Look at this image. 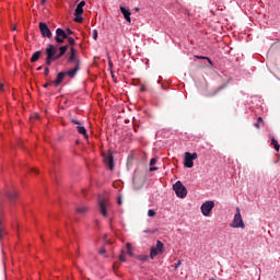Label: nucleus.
Wrapping results in <instances>:
<instances>
[{
    "mask_svg": "<svg viewBox=\"0 0 280 280\" xmlns=\"http://www.w3.org/2000/svg\"><path fill=\"white\" fill-rule=\"evenodd\" d=\"M49 84H51V83H46V84L44 85V89H47V86H49Z\"/></svg>",
    "mask_w": 280,
    "mask_h": 280,
    "instance_id": "47",
    "label": "nucleus"
},
{
    "mask_svg": "<svg viewBox=\"0 0 280 280\" xmlns=\"http://www.w3.org/2000/svg\"><path fill=\"white\" fill-rule=\"evenodd\" d=\"M16 196H19L18 191H12L8 194L9 200H15Z\"/></svg>",
    "mask_w": 280,
    "mask_h": 280,
    "instance_id": "21",
    "label": "nucleus"
},
{
    "mask_svg": "<svg viewBox=\"0 0 280 280\" xmlns=\"http://www.w3.org/2000/svg\"><path fill=\"white\" fill-rule=\"evenodd\" d=\"M77 130H78L79 135H83L85 139H89V135H86V128H84L82 126H78Z\"/></svg>",
    "mask_w": 280,
    "mask_h": 280,
    "instance_id": "17",
    "label": "nucleus"
},
{
    "mask_svg": "<svg viewBox=\"0 0 280 280\" xmlns=\"http://www.w3.org/2000/svg\"><path fill=\"white\" fill-rule=\"evenodd\" d=\"M66 34H67V36H71V35H73V31H71V28H67Z\"/></svg>",
    "mask_w": 280,
    "mask_h": 280,
    "instance_id": "30",
    "label": "nucleus"
},
{
    "mask_svg": "<svg viewBox=\"0 0 280 280\" xmlns=\"http://www.w3.org/2000/svg\"><path fill=\"white\" fill-rule=\"evenodd\" d=\"M184 165L185 167H188V168L194 167V160L191 159L190 152L185 153Z\"/></svg>",
    "mask_w": 280,
    "mask_h": 280,
    "instance_id": "11",
    "label": "nucleus"
},
{
    "mask_svg": "<svg viewBox=\"0 0 280 280\" xmlns=\"http://www.w3.org/2000/svg\"><path fill=\"white\" fill-rule=\"evenodd\" d=\"M92 36H93L94 40H97V30L93 31V35Z\"/></svg>",
    "mask_w": 280,
    "mask_h": 280,
    "instance_id": "31",
    "label": "nucleus"
},
{
    "mask_svg": "<svg viewBox=\"0 0 280 280\" xmlns=\"http://www.w3.org/2000/svg\"><path fill=\"white\" fill-rule=\"evenodd\" d=\"M47 3V0H42V5H45Z\"/></svg>",
    "mask_w": 280,
    "mask_h": 280,
    "instance_id": "44",
    "label": "nucleus"
},
{
    "mask_svg": "<svg viewBox=\"0 0 280 280\" xmlns=\"http://www.w3.org/2000/svg\"><path fill=\"white\" fill-rule=\"evenodd\" d=\"M39 31L44 38H51V30H49V26H47V23H39Z\"/></svg>",
    "mask_w": 280,
    "mask_h": 280,
    "instance_id": "9",
    "label": "nucleus"
},
{
    "mask_svg": "<svg viewBox=\"0 0 280 280\" xmlns=\"http://www.w3.org/2000/svg\"><path fill=\"white\" fill-rule=\"evenodd\" d=\"M118 205H121V197L118 198Z\"/></svg>",
    "mask_w": 280,
    "mask_h": 280,
    "instance_id": "48",
    "label": "nucleus"
},
{
    "mask_svg": "<svg viewBox=\"0 0 280 280\" xmlns=\"http://www.w3.org/2000/svg\"><path fill=\"white\" fill-rule=\"evenodd\" d=\"M56 35L62 38L63 40H68L69 36L62 28H57L56 30Z\"/></svg>",
    "mask_w": 280,
    "mask_h": 280,
    "instance_id": "15",
    "label": "nucleus"
},
{
    "mask_svg": "<svg viewBox=\"0 0 280 280\" xmlns=\"http://www.w3.org/2000/svg\"><path fill=\"white\" fill-rule=\"evenodd\" d=\"M55 40H56V43H58V45H62V43H65V39L62 37L58 36L57 34L55 36Z\"/></svg>",
    "mask_w": 280,
    "mask_h": 280,
    "instance_id": "24",
    "label": "nucleus"
},
{
    "mask_svg": "<svg viewBox=\"0 0 280 280\" xmlns=\"http://www.w3.org/2000/svg\"><path fill=\"white\" fill-rule=\"evenodd\" d=\"M31 171H33L35 174H38V170L36 168H31Z\"/></svg>",
    "mask_w": 280,
    "mask_h": 280,
    "instance_id": "42",
    "label": "nucleus"
},
{
    "mask_svg": "<svg viewBox=\"0 0 280 280\" xmlns=\"http://www.w3.org/2000/svg\"><path fill=\"white\" fill-rule=\"evenodd\" d=\"M108 65H109V69L113 70V60H110V57H108Z\"/></svg>",
    "mask_w": 280,
    "mask_h": 280,
    "instance_id": "35",
    "label": "nucleus"
},
{
    "mask_svg": "<svg viewBox=\"0 0 280 280\" xmlns=\"http://www.w3.org/2000/svg\"><path fill=\"white\" fill-rule=\"evenodd\" d=\"M190 159L192 160V161H196V159H198V153H190Z\"/></svg>",
    "mask_w": 280,
    "mask_h": 280,
    "instance_id": "29",
    "label": "nucleus"
},
{
    "mask_svg": "<svg viewBox=\"0 0 280 280\" xmlns=\"http://www.w3.org/2000/svg\"><path fill=\"white\" fill-rule=\"evenodd\" d=\"M120 12L124 16V19L127 21V23H132V20L130 19V16H132V13L130 12L129 9H126V7H120Z\"/></svg>",
    "mask_w": 280,
    "mask_h": 280,
    "instance_id": "10",
    "label": "nucleus"
},
{
    "mask_svg": "<svg viewBox=\"0 0 280 280\" xmlns=\"http://www.w3.org/2000/svg\"><path fill=\"white\" fill-rule=\"evenodd\" d=\"M164 250H165V244H163V242L161 241H156V246L151 247V252H150L151 259H154V257H156L158 255H163Z\"/></svg>",
    "mask_w": 280,
    "mask_h": 280,
    "instance_id": "4",
    "label": "nucleus"
},
{
    "mask_svg": "<svg viewBox=\"0 0 280 280\" xmlns=\"http://www.w3.org/2000/svg\"><path fill=\"white\" fill-rule=\"evenodd\" d=\"M35 119H38V115H35Z\"/></svg>",
    "mask_w": 280,
    "mask_h": 280,
    "instance_id": "51",
    "label": "nucleus"
},
{
    "mask_svg": "<svg viewBox=\"0 0 280 280\" xmlns=\"http://www.w3.org/2000/svg\"><path fill=\"white\" fill-rule=\"evenodd\" d=\"M40 56H43V51L38 50V51L34 52L31 58V62H37V60L40 58Z\"/></svg>",
    "mask_w": 280,
    "mask_h": 280,
    "instance_id": "16",
    "label": "nucleus"
},
{
    "mask_svg": "<svg viewBox=\"0 0 280 280\" xmlns=\"http://www.w3.org/2000/svg\"><path fill=\"white\" fill-rule=\"evenodd\" d=\"M84 5H86L85 1H81L78 5L77 9L74 11V16H82V14H84Z\"/></svg>",
    "mask_w": 280,
    "mask_h": 280,
    "instance_id": "13",
    "label": "nucleus"
},
{
    "mask_svg": "<svg viewBox=\"0 0 280 280\" xmlns=\"http://www.w3.org/2000/svg\"><path fill=\"white\" fill-rule=\"evenodd\" d=\"M71 121H72V124H75L77 126H80V122H79V120H78V119H75V118H71Z\"/></svg>",
    "mask_w": 280,
    "mask_h": 280,
    "instance_id": "34",
    "label": "nucleus"
},
{
    "mask_svg": "<svg viewBox=\"0 0 280 280\" xmlns=\"http://www.w3.org/2000/svg\"><path fill=\"white\" fill-rule=\"evenodd\" d=\"M13 31H16V26H13Z\"/></svg>",
    "mask_w": 280,
    "mask_h": 280,
    "instance_id": "50",
    "label": "nucleus"
},
{
    "mask_svg": "<svg viewBox=\"0 0 280 280\" xmlns=\"http://www.w3.org/2000/svg\"><path fill=\"white\" fill-rule=\"evenodd\" d=\"M126 247H127V255H129V257H135V253H132V245L130 243H127Z\"/></svg>",
    "mask_w": 280,
    "mask_h": 280,
    "instance_id": "19",
    "label": "nucleus"
},
{
    "mask_svg": "<svg viewBox=\"0 0 280 280\" xmlns=\"http://www.w3.org/2000/svg\"><path fill=\"white\" fill-rule=\"evenodd\" d=\"M74 69H70L69 71L66 72V75L69 78H73L74 75H78V72L80 71V66H73Z\"/></svg>",
    "mask_w": 280,
    "mask_h": 280,
    "instance_id": "14",
    "label": "nucleus"
},
{
    "mask_svg": "<svg viewBox=\"0 0 280 280\" xmlns=\"http://www.w3.org/2000/svg\"><path fill=\"white\" fill-rule=\"evenodd\" d=\"M67 75V72H59L57 74V79L52 82H50V84H55V86H60V84H62V80H65V77Z\"/></svg>",
    "mask_w": 280,
    "mask_h": 280,
    "instance_id": "12",
    "label": "nucleus"
},
{
    "mask_svg": "<svg viewBox=\"0 0 280 280\" xmlns=\"http://www.w3.org/2000/svg\"><path fill=\"white\" fill-rule=\"evenodd\" d=\"M230 226L231 229H246L244 220L242 219V212L240 211V208H236V213Z\"/></svg>",
    "mask_w": 280,
    "mask_h": 280,
    "instance_id": "2",
    "label": "nucleus"
},
{
    "mask_svg": "<svg viewBox=\"0 0 280 280\" xmlns=\"http://www.w3.org/2000/svg\"><path fill=\"white\" fill-rule=\"evenodd\" d=\"M67 40H68L69 45H71V46L75 45V39H73V37H68Z\"/></svg>",
    "mask_w": 280,
    "mask_h": 280,
    "instance_id": "27",
    "label": "nucleus"
},
{
    "mask_svg": "<svg viewBox=\"0 0 280 280\" xmlns=\"http://www.w3.org/2000/svg\"><path fill=\"white\" fill-rule=\"evenodd\" d=\"M148 215H149V218H154V215H156V211L150 209V210L148 211Z\"/></svg>",
    "mask_w": 280,
    "mask_h": 280,
    "instance_id": "26",
    "label": "nucleus"
},
{
    "mask_svg": "<svg viewBox=\"0 0 280 280\" xmlns=\"http://www.w3.org/2000/svg\"><path fill=\"white\" fill-rule=\"evenodd\" d=\"M254 126H255V128H257V130H259L261 128V126H264V118L258 117L257 122H255Z\"/></svg>",
    "mask_w": 280,
    "mask_h": 280,
    "instance_id": "18",
    "label": "nucleus"
},
{
    "mask_svg": "<svg viewBox=\"0 0 280 280\" xmlns=\"http://www.w3.org/2000/svg\"><path fill=\"white\" fill-rule=\"evenodd\" d=\"M140 91H141V93L145 92V85H141Z\"/></svg>",
    "mask_w": 280,
    "mask_h": 280,
    "instance_id": "38",
    "label": "nucleus"
},
{
    "mask_svg": "<svg viewBox=\"0 0 280 280\" xmlns=\"http://www.w3.org/2000/svg\"><path fill=\"white\" fill-rule=\"evenodd\" d=\"M68 62H70V65H73V66L81 65V61L78 58V51L73 47L70 48V57L68 58Z\"/></svg>",
    "mask_w": 280,
    "mask_h": 280,
    "instance_id": "8",
    "label": "nucleus"
},
{
    "mask_svg": "<svg viewBox=\"0 0 280 280\" xmlns=\"http://www.w3.org/2000/svg\"><path fill=\"white\" fill-rule=\"evenodd\" d=\"M150 165H151V167H152V165H156V159L155 158L151 159Z\"/></svg>",
    "mask_w": 280,
    "mask_h": 280,
    "instance_id": "32",
    "label": "nucleus"
},
{
    "mask_svg": "<svg viewBox=\"0 0 280 280\" xmlns=\"http://www.w3.org/2000/svg\"><path fill=\"white\" fill-rule=\"evenodd\" d=\"M119 260H120V261H126V256L124 255V252H122L121 255L119 256Z\"/></svg>",
    "mask_w": 280,
    "mask_h": 280,
    "instance_id": "33",
    "label": "nucleus"
},
{
    "mask_svg": "<svg viewBox=\"0 0 280 280\" xmlns=\"http://www.w3.org/2000/svg\"><path fill=\"white\" fill-rule=\"evenodd\" d=\"M43 70V66H39L38 68H37V71H42Z\"/></svg>",
    "mask_w": 280,
    "mask_h": 280,
    "instance_id": "45",
    "label": "nucleus"
},
{
    "mask_svg": "<svg viewBox=\"0 0 280 280\" xmlns=\"http://www.w3.org/2000/svg\"><path fill=\"white\" fill-rule=\"evenodd\" d=\"M156 170H159V167H150V172H156Z\"/></svg>",
    "mask_w": 280,
    "mask_h": 280,
    "instance_id": "40",
    "label": "nucleus"
},
{
    "mask_svg": "<svg viewBox=\"0 0 280 280\" xmlns=\"http://www.w3.org/2000/svg\"><path fill=\"white\" fill-rule=\"evenodd\" d=\"M69 49V46H61L59 48V54H58V48H56L54 45L49 44L48 47L46 48V65L49 67L54 60H58L62 58L65 54H67V50Z\"/></svg>",
    "mask_w": 280,
    "mask_h": 280,
    "instance_id": "1",
    "label": "nucleus"
},
{
    "mask_svg": "<svg viewBox=\"0 0 280 280\" xmlns=\"http://www.w3.org/2000/svg\"><path fill=\"white\" fill-rule=\"evenodd\" d=\"M86 211H89V208L85 206L81 208H77V213L83 214V213H86Z\"/></svg>",
    "mask_w": 280,
    "mask_h": 280,
    "instance_id": "22",
    "label": "nucleus"
},
{
    "mask_svg": "<svg viewBox=\"0 0 280 280\" xmlns=\"http://www.w3.org/2000/svg\"><path fill=\"white\" fill-rule=\"evenodd\" d=\"M44 75H49V68H48V67H46V68L44 69Z\"/></svg>",
    "mask_w": 280,
    "mask_h": 280,
    "instance_id": "36",
    "label": "nucleus"
},
{
    "mask_svg": "<svg viewBox=\"0 0 280 280\" xmlns=\"http://www.w3.org/2000/svg\"><path fill=\"white\" fill-rule=\"evenodd\" d=\"M177 198H187V188L183 185V182L178 180L173 185Z\"/></svg>",
    "mask_w": 280,
    "mask_h": 280,
    "instance_id": "3",
    "label": "nucleus"
},
{
    "mask_svg": "<svg viewBox=\"0 0 280 280\" xmlns=\"http://www.w3.org/2000/svg\"><path fill=\"white\" fill-rule=\"evenodd\" d=\"M136 12H139V8H136Z\"/></svg>",
    "mask_w": 280,
    "mask_h": 280,
    "instance_id": "49",
    "label": "nucleus"
},
{
    "mask_svg": "<svg viewBox=\"0 0 280 280\" xmlns=\"http://www.w3.org/2000/svg\"><path fill=\"white\" fill-rule=\"evenodd\" d=\"M220 91H222V88H219V89L213 93V95H215V93H218V92H220Z\"/></svg>",
    "mask_w": 280,
    "mask_h": 280,
    "instance_id": "43",
    "label": "nucleus"
},
{
    "mask_svg": "<svg viewBox=\"0 0 280 280\" xmlns=\"http://www.w3.org/2000/svg\"><path fill=\"white\" fill-rule=\"evenodd\" d=\"M0 91H3V83H0Z\"/></svg>",
    "mask_w": 280,
    "mask_h": 280,
    "instance_id": "46",
    "label": "nucleus"
},
{
    "mask_svg": "<svg viewBox=\"0 0 280 280\" xmlns=\"http://www.w3.org/2000/svg\"><path fill=\"white\" fill-rule=\"evenodd\" d=\"M143 233H154V231L151 230H144Z\"/></svg>",
    "mask_w": 280,
    "mask_h": 280,
    "instance_id": "41",
    "label": "nucleus"
},
{
    "mask_svg": "<svg viewBox=\"0 0 280 280\" xmlns=\"http://www.w3.org/2000/svg\"><path fill=\"white\" fill-rule=\"evenodd\" d=\"M106 237H108V235L105 234L104 240H106Z\"/></svg>",
    "mask_w": 280,
    "mask_h": 280,
    "instance_id": "52",
    "label": "nucleus"
},
{
    "mask_svg": "<svg viewBox=\"0 0 280 280\" xmlns=\"http://www.w3.org/2000/svg\"><path fill=\"white\" fill-rule=\"evenodd\" d=\"M105 253H106V249H105V248H102V249L100 250V255H105Z\"/></svg>",
    "mask_w": 280,
    "mask_h": 280,
    "instance_id": "39",
    "label": "nucleus"
},
{
    "mask_svg": "<svg viewBox=\"0 0 280 280\" xmlns=\"http://www.w3.org/2000/svg\"><path fill=\"white\" fill-rule=\"evenodd\" d=\"M1 233H3V225H1V221H0V240H1Z\"/></svg>",
    "mask_w": 280,
    "mask_h": 280,
    "instance_id": "37",
    "label": "nucleus"
},
{
    "mask_svg": "<svg viewBox=\"0 0 280 280\" xmlns=\"http://www.w3.org/2000/svg\"><path fill=\"white\" fill-rule=\"evenodd\" d=\"M195 58H197V60H208V62L210 65H213V62L211 61V59L209 57L195 56Z\"/></svg>",
    "mask_w": 280,
    "mask_h": 280,
    "instance_id": "23",
    "label": "nucleus"
},
{
    "mask_svg": "<svg viewBox=\"0 0 280 280\" xmlns=\"http://www.w3.org/2000/svg\"><path fill=\"white\" fill-rule=\"evenodd\" d=\"M183 266V260H178V262L175 265L174 270H178Z\"/></svg>",
    "mask_w": 280,
    "mask_h": 280,
    "instance_id": "28",
    "label": "nucleus"
},
{
    "mask_svg": "<svg viewBox=\"0 0 280 280\" xmlns=\"http://www.w3.org/2000/svg\"><path fill=\"white\" fill-rule=\"evenodd\" d=\"M98 209H100V212L102 213V215L104 218H107L108 217V209H110V201H108V199L106 198H101L98 200Z\"/></svg>",
    "mask_w": 280,
    "mask_h": 280,
    "instance_id": "5",
    "label": "nucleus"
},
{
    "mask_svg": "<svg viewBox=\"0 0 280 280\" xmlns=\"http://www.w3.org/2000/svg\"><path fill=\"white\" fill-rule=\"evenodd\" d=\"M271 145H273L275 150L279 152V141H277L275 138L271 139Z\"/></svg>",
    "mask_w": 280,
    "mask_h": 280,
    "instance_id": "20",
    "label": "nucleus"
},
{
    "mask_svg": "<svg viewBox=\"0 0 280 280\" xmlns=\"http://www.w3.org/2000/svg\"><path fill=\"white\" fill-rule=\"evenodd\" d=\"M74 21H75V23H82L84 21V18H82L80 15H75Z\"/></svg>",
    "mask_w": 280,
    "mask_h": 280,
    "instance_id": "25",
    "label": "nucleus"
},
{
    "mask_svg": "<svg viewBox=\"0 0 280 280\" xmlns=\"http://www.w3.org/2000/svg\"><path fill=\"white\" fill-rule=\"evenodd\" d=\"M103 161L110 171L115 170V158L113 156V152L107 151L106 153H103Z\"/></svg>",
    "mask_w": 280,
    "mask_h": 280,
    "instance_id": "6",
    "label": "nucleus"
},
{
    "mask_svg": "<svg viewBox=\"0 0 280 280\" xmlns=\"http://www.w3.org/2000/svg\"><path fill=\"white\" fill-rule=\"evenodd\" d=\"M213 207H215V202L213 201H206L201 205V213L206 218H209L211 215V211H213Z\"/></svg>",
    "mask_w": 280,
    "mask_h": 280,
    "instance_id": "7",
    "label": "nucleus"
}]
</instances>
